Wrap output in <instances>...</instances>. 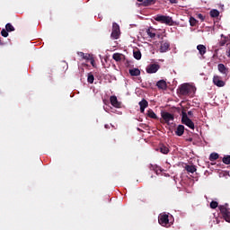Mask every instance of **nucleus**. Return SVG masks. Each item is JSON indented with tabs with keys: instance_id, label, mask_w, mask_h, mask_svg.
Masks as SVG:
<instances>
[{
	"instance_id": "12",
	"label": "nucleus",
	"mask_w": 230,
	"mask_h": 230,
	"mask_svg": "<svg viewBox=\"0 0 230 230\" xmlns=\"http://www.w3.org/2000/svg\"><path fill=\"white\" fill-rule=\"evenodd\" d=\"M217 69L221 75H225V76H227L229 73V68L226 67V65L220 63L217 65Z\"/></svg>"
},
{
	"instance_id": "24",
	"label": "nucleus",
	"mask_w": 230,
	"mask_h": 230,
	"mask_svg": "<svg viewBox=\"0 0 230 230\" xmlns=\"http://www.w3.org/2000/svg\"><path fill=\"white\" fill-rule=\"evenodd\" d=\"M133 57L136 58V60H141V51L137 49L135 51H133Z\"/></svg>"
},
{
	"instance_id": "16",
	"label": "nucleus",
	"mask_w": 230,
	"mask_h": 230,
	"mask_svg": "<svg viewBox=\"0 0 230 230\" xmlns=\"http://www.w3.org/2000/svg\"><path fill=\"white\" fill-rule=\"evenodd\" d=\"M149 169L152 171V172H155L156 173V175H159V173H161V172H163V169L156 165V164H151L149 166Z\"/></svg>"
},
{
	"instance_id": "42",
	"label": "nucleus",
	"mask_w": 230,
	"mask_h": 230,
	"mask_svg": "<svg viewBox=\"0 0 230 230\" xmlns=\"http://www.w3.org/2000/svg\"><path fill=\"white\" fill-rule=\"evenodd\" d=\"M226 57H228V58H230V48L226 50Z\"/></svg>"
},
{
	"instance_id": "38",
	"label": "nucleus",
	"mask_w": 230,
	"mask_h": 230,
	"mask_svg": "<svg viewBox=\"0 0 230 230\" xmlns=\"http://www.w3.org/2000/svg\"><path fill=\"white\" fill-rule=\"evenodd\" d=\"M197 18L199 19L202 22H203V21H205V19H206V17H204V15H202V13L197 14Z\"/></svg>"
},
{
	"instance_id": "43",
	"label": "nucleus",
	"mask_w": 230,
	"mask_h": 230,
	"mask_svg": "<svg viewBox=\"0 0 230 230\" xmlns=\"http://www.w3.org/2000/svg\"><path fill=\"white\" fill-rule=\"evenodd\" d=\"M188 116H193V111H188Z\"/></svg>"
},
{
	"instance_id": "7",
	"label": "nucleus",
	"mask_w": 230,
	"mask_h": 230,
	"mask_svg": "<svg viewBox=\"0 0 230 230\" xmlns=\"http://www.w3.org/2000/svg\"><path fill=\"white\" fill-rule=\"evenodd\" d=\"M111 37L115 40L119 39V25L116 22H113L112 24V31H111Z\"/></svg>"
},
{
	"instance_id": "14",
	"label": "nucleus",
	"mask_w": 230,
	"mask_h": 230,
	"mask_svg": "<svg viewBox=\"0 0 230 230\" xmlns=\"http://www.w3.org/2000/svg\"><path fill=\"white\" fill-rule=\"evenodd\" d=\"M170 49V43L169 42H162L160 46V53H166Z\"/></svg>"
},
{
	"instance_id": "2",
	"label": "nucleus",
	"mask_w": 230,
	"mask_h": 230,
	"mask_svg": "<svg viewBox=\"0 0 230 230\" xmlns=\"http://www.w3.org/2000/svg\"><path fill=\"white\" fill-rule=\"evenodd\" d=\"M181 123L182 125L189 127L191 130H195V123L190 119V117H188V113H186V111L181 112Z\"/></svg>"
},
{
	"instance_id": "15",
	"label": "nucleus",
	"mask_w": 230,
	"mask_h": 230,
	"mask_svg": "<svg viewBox=\"0 0 230 230\" xmlns=\"http://www.w3.org/2000/svg\"><path fill=\"white\" fill-rule=\"evenodd\" d=\"M156 87H158V89H162L163 91H165V89L168 88V84H166V81L162 79L156 83Z\"/></svg>"
},
{
	"instance_id": "9",
	"label": "nucleus",
	"mask_w": 230,
	"mask_h": 230,
	"mask_svg": "<svg viewBox=\"0 0 230 230\" xmlns=\"http://www.w3.org/2000/svg\"><path fill=\"white\" fill-rule=\"evenodd\" d=\"M161 116L163 119L165 121V123H170V121H173V119H175L173 114L167 111H162Z\"/></svg>"
},
{
	"instance_id": "4",
	"label": "nucleus",
	"mask_w": 230,
	"mask_h": 230,
	"mask_svg": "<svg viewBox=\"0 0 230 230\" xmlns=\"http://www.w3.org/2000/svg\"><path fill=\"white\" fill-rule=\"evenodd\" d=\"M227 206H229L227 203H226L225 205H220L219 210L224 220H226V222H228L230 224V211H229V208H227Z\"/></svg>"
},
{
	"instance_id": "26",
	"label": "nucleus",
	"mask_w": 230,
	"mask_h": 230,
	"mask_svg": "<svg viewBox=\"0 0 230 230\" xmlns=\"http://www.w3.org/2000/svg\"><path fill=\"white\" fill-rule=\"evenodd\" d=\"M220 157V155H218V153H211L209 155V161H217V159H218Z\"/></svg>"
},
{
	"instance_id": "36",
	"label": "nucleus",
	"mask_w": 230,
	"mask_h": 230,
	"mask_svg": "<svg viewBox=\"0 0 230 230\" xmlns=\"http://www.w3.org/2000/svg\"><path fill=\"white\" fill-rule=\"evenodd\" d=\"M1 35H2V37H5V38L8 37V31L3 29L1 31Z\"/></svg>"
},
{
	"instance_id": "33",
	"label": "nucleus",
	"mask_w": 230,
	"mask_h": 230,
	"mask_svg": "<svg viewBox=\"0 0 230 230\" xmlns=\"http://www.w3.org/2000/svg\"><path fill=\"white\" fill-rule=\"evenodd\" d=\"M210 208H211V209H217V208H220V206L218 207V202L211 201L210 202Z\"/></svg>"
},
{
	"instance_id": "29",
	"label": "nucleus",
	"mask_w": 230,
	"mask_h": 230,
	"mask_svg": "<svg viewBox=\"0 0 230 230\" xmlns=\"http://www.w3.org/2000/svg\"><path fill=\"white\" fill-rule=\"evenodd\" d=\"M5 30L6 31H15V28L13 27V25H12V23H7L5 25Z\"/></svg>"
},
{
	"instance_id": "40",
	"label": "nucleus",
	"mask_w": 230,
	"mask_h": 230,
	"mask_svg": "<svg viewBox=\"0 0 230 230\" xmlns=\"http://www.w3.org/2000/svg\"><path fill=\"white\" fill-rule=\"evenodd\" d=\"M90 64L93 66V67H94L95 66L94 58H90Z\"/></svg>"
},
{
	"instance_id": "41",
	"label": "nucleus",
	"mask_w": 230,
	"mask_h": 230,
	"mask_svg": "<svg viewBox=\"0 0 230 230\" xmlns=\"http://www.w3.org/2000/svg\"><path fill=\"white\" fill-rule=\"evenodd\" d=\"M171 4H177V0H169Z\"/></svg>"
},
{
	"instance_id": "45",
	"label": "nucleus",
	"mask_w": 230,
	"mask_h": 230,
	"mask_svg": "<svg viewBox=\"0 0 230 230\" xmlns=\"http://www.w3.org/2000/svg\"><path fill=\"white\" fill-rule=\"evenodd\" d=\"M104 127L105 128H109V124H106Z\"/></svg>"
},
{
	"instance_id": "31",
	"label": "nucleus",
	"mask_w": 230,
	"mask_h": 230,
	"mask_svg": "<svg viewBox=\"0 0 230 230\" xmlns=\"http://www.w3.org/2000/svg\"><path fill=\"white\" fill-rule=\"evenodd\" d=\"M154 0H145L143 1L142 4L143 6H150L151 4H154Z\"/></svg>"
},
{
	"instance_id": "20",
	"label": "nucleus",
	"mask_w": 230,
	"mask_h": 230,
	"mask_svg": "<svg viewBox=\"0 0 230 230\" xmlns=\"http://www.w3.org/2000/svg\"><path fill=\"white\" fill-rule=\"evenodd\" d=\"M185 170L189 173H195L197 172V167L195 165H185Z\"/></svg>"
},
{
	"instance_id": "27",
	"label": "nucleus",
	"mask_w": 230,
	"mask_h": 230,
	"mask_svg": "<svg viewBox=\"0 0 230 230\" xmlns=\"http://www.w3.org/2000/svg\"><path fill=\"white\" fill-rule=\"evenodd\" d=\"M87 82L88 84H94V75L93 73L88 74Z\"/></svg>"
},
{
	"instance_id": "23",
	"label": "nucleus",
	"mask_w": 230,
	"mask_h": 230,
	"mask_svg": "<svg viewBox=\"0 0 230 230\" xmlns=\"http://www.w3.org/2000/svg\"><path fill=\"white\" fill-rule=\"evenodd\" d=\"M112 58L113 60H115V62H121V59L123 58V54L114 53L112 55Z\"/></svg>"
},
{
	"instance_id": "28",
	"label": "nucleus",
	"mask_w": 230,
	"mask_h": 230,
	"mask_svg": "<svg viewBox=\"0 0 230 230\" xmlns=\"http://www.w3.org/2000/svg\"><path fill=\"white\" fill-rule=\"evenodd\" d=\"M198 23H199V21H197V19H195L193 16H190V26H197Z\"/></svg>"
},
{
	"instance_id": "21",
	"label": "nucleus",
	"mask_w": 230,
	"mask_h": 230,
	"mask_svg": "<svg viewBox=\"0 0 230 230\" xmlns=\"http://www.w3.org/2000/svg\"><path fill=\"white\" fill-rule=\"evenodd\" d=\"M229 40V38L225 36L224 34H221V40H219V46L223 47L225 44H227V41Z\"/></svg>"
},
{
	"instance_id": "37",
	"label": "nucleus",
	"mask_w": 230,
	"mask_h": 230,
	"mask_svg": "<svg viewBox=\"0 0 230 230\" xmlns=\"http://www.w3.org/2000/svg\"><path fill=\"white\" fill-rule=\"evenodd\" d=\"M93 58V55L91 54H84V60H91Z\"/></svg>"
},
{
	"instance_id": "17",
	"label": "nucleus",
	"mask_w": 230,
	"mask_h": 230,
	"mask_svg": "<svg viewBox=\"0 0 230 230\" xmlns=\"http://www.w3.org/2000/svg\"><path fill=\"white\" fill-rule=\"evenodd\" d=\"M175 134L181 137L184 134V126L183 125H178V127L175 129Z\"/></svg>"
},
{
	"instance_id": "6",
	"label": "nucleus",
	"mask_w": 230,
	"mask_h": 230,
	"mask_svg": "<svg viewBox=\"0 0 230 230\" xmlns=\"http://www.w3.org/2000/svg\"><path fill=\"white\" fill-rule=\"evenodd\" d=\"M158 222L160 226H163L164 227H166L170 224V218L168 214L162 213L158 217Z\"/></svg>"
},
{
	"instance_id": "13",
	"label": "nucleus",
	"mask_w": 230,
	"mask_h": 230,
	"mask_svg": "<svg viewBox=\"0 0 230 230\" xmlns=\"http://www.w3.org/2000/svg\"><path fill=\"white\" fill-rule=\"evenodd\" d=\"M138 105L140 107V112L143 114L145 113V110L146 109V107H148V101L143 99L138 102Z\"/></svg>"
},
{
	"instance_id": "5",
	"label": "nucleus",
	"mask_w": 230,
	"mask_h": 230,
	"mask_svg": "<svg viewBox=\"0 0 230 230\" xmlns=\"http://www.w3.org/2000/svg\"><path fill=\"white\" fill-rule=\"evenodd\" d=\"M227 206H229L227 203H226L225 205H220L219 210L224 220H226V222H228L230 224V211H229V208H227Z\"/></svg>"
},
{
	"instance_id": "34",
	"label": "nucleus",
	"mask_w": 230,
	"mask_h": 230,
	"mask_svg": "<svg viewBox=\"0 0 230 230\" xmlns=\"http://www.w3.org/2000/svg\"><path fill=\"white\" fill-rule=\"evenodd\" d=\"M224 164H230V155H226L222 159Z\"/></svg>"
},
{
	"instance_id": "11",
	"label": "nucleus",
	"mask_w": 230,
	"mask_h": 230,
	"mask_svg": "<svg viewBox=\"0 0 230 230\" xmlns=\"http://www.w3.org/2000/svg\"><path fill=\"white\" fill-rule=\"evenodd\" d=\"M110 102L112 107H115L116 109H119V107H121V102H118V97L115 95L110 97Z\"/></svg>"
},
{
	"instance_id": "19",
	"label": "nucleus",
	"mask_w": 230,
	"mask_h": 230,
	"mask_svg": "<svg viewBox=\"0 0 230 230\" xmlns=\"http://www.w3.org/2000/svg\"><path fill=\"white\" fill-rule=\"evenodd\" d=\"M129 75L131 76H139V75H141V70H139L138 68L129 69Z\"/></svg>"
},
{
	"instance_id": "25",
	"label": "nucleus",
	"mask_w": 230,
	"mask_h": 230,
	"mask_svg": "<svg viewBox=\"0 0 230 230\" xmlns=\"http://www.w3.org/2000/svg\"><path fill=\"white\" fill-rule=\"evenodd\" d=\"M160 152H161V154L166 155V154H169L170 149L168 148V146H164V145H162V146H160Z\"/></svg>"
},
{
	"instance_id": "32",
	"label": "nucleus",
	"mask_w": 230,
	"mask_h": 230,
	"mask_svg": "<svg viewBox=\"0 0 230 230\" xmlns=\"http://www.w3.org/2000/svg\"><path fill=\"white\" fill-rule=\"evenodd\" d=\"M147 35L150 37V39H155V32L152 31V29H147L146 30Z\"/></svg>"
},
{
	"instance_id": "18",
	"label": "nucleus",
	"mask_w": 230,
	"mask_h": 230,
	"mask_svg": "<svg viewBox=\"0 0 230 230\" xmlns=\"http://www.w3.org/2000/svg\"><path fill=\"white\" fill-rule=\"evenodd\" d=\"M146 116L148 118H151L152 119H159V117H157V115L155 114V112H154L152 109H149L147 111Z\"/></svg>"
},
{
	"instance_id": "3",
	"label": "nucleus",
	"mask_w": 230,
	"mask_h": 230,
	"mask_svg": "<svg viewBox=\"0 0 230 230\" xmlns=\"http://www.w3.org/2000/svg\"><path fill=\"white\" fill-rule=\"evenodd\" d=\"M155 21L157 22H161L162 24H168L169 26H172L173 24V20L170 16L161 15L157 14L155 16Z\"/></svg>"
},
{
	"instance_id": "44",
	"label": "nucleus",
	"mask_w": 230,
	"mask_h": 230,
	"mask_svg": "<svg viewBox=\"0 0 230 230\" xmlns=\"http://www.w3.org/2000/svg\"><path fill=\"white\" fill-rule=\"evenodd\" d=\"M0 46H4V43L0 40Z\"/></svg>"
},
{
	"instance_id": "39",
	"label": "nucleus",
	"mask_w": 230,
	"mask_h": 230,
	"mask_svg": "<svg viewBox=\"0 0 230 230\" xmlns=\"http://www.w3.org/2000/svg\"><path fill=\"white\" fill-rule=\"evenodd\" d=\"M77 55H78V57H80L81 58H84V57H85V53H84V52H78L77 53Z\"/></svg>"
},
{
	"instance_id": "35",
	"label": "nucleus",
	"mask_w": 230,
	"mask_h": 230,
	"mask_svg": "<svg viewBox=\"0 0 230 230\" xmlns=\"http://www.w3.org/2000/svg\"><path fill=\"white\" fill-rule=\"evenodd\" d=\"M60 67H63V71H64V70H65V71H67V67H68L67 62L62 61V62L60 63Z\"/></svg>"
},
{
	"instance_id": "10",
	"label": "nucleus",
	"mask_w": 230,
	"mask_h": 230,
	"mask_svg": "<svg viewBox=\"0 0 230 230\" xmlns=\"http://www.w3.org/2000/svg\"><path fill=\"white\" fill-rule=\"evenodd\" d=\"M213 84L217 85V87H224L226 85V82L222 81L220 75H214Z\"/></svg>"
},
{
	"instance_id": "30",
	"label": "nucleus",
	"mask_w": 230,
	"mask_h": 230,
	"mask_svg": "<svg viewBox=\"0 0 230 230\" xmlns=\"http://www.w3.org/2000/svg\"><path fill=\"white\" fill-rule=\"evenodd\" d=\"M218 15H220V12H218V10L214 9L210 11V16L218 17Z\"/></svg>"
},
{
	"instance_id": "22",
	"label": "nucleus",
	"mask_w": 230,
	"mask_h": 230,
	"mask_svg": "<svg viewBox=\"0 0 230 230\" xmlns=\"http://www.w3.org/2000/svg\"><path fill=\"white\" fill-rule=\"evenodd\" d=\"M197 49H198L199 55H201V56L206 55V52H207L206 46H204V45H198L197 46Z\"/></svg>"
},
{
	"instance_id": "1",
	"label": "nucleus",
	"mask_w": 230,
	"mask_h": 230,
	"mask_svg": "<svg viewBox=\"0 0 230 230\" xmlns=\"http://www.w3.org/2000/svg\"><path fill=\"white\" fill-rule=\"evenodd\" d=\"M196 91H197V88H195V86L190 84H183L178 89V93L181 96H190L191 94H195Z\"/></svg>"
},
{
	"instance_id": "8",
	"label": "nucleus",
	"mask_w": 230,
	"mask_h": 230,
	"mask_svg": "<svg viewBox=\"0 0 230 230\" xmlns=\"http://www.w3.org/2000/svg\"><path fill=\"white\" fill-rule=\"evenodd\" d=\"M161 69V66L157 64H151L146 66V71L148 75H154V73H157Z\"/></svg>"
},
{
	"instance_id": "46",
	"label": "nucleus",
	"mask_w": 230,
	"mask_h": 230,
	"mask_svg": "<svg viewBox=\"0 0 230 230\" xmlns=\"http://www.w3.org/2000/svg\"><path fill=\"white\" fill-rule=\"evenodd\" d=\"M137 1H138V3H143V0H137Z\"/></svg>"
}]
</instances>
